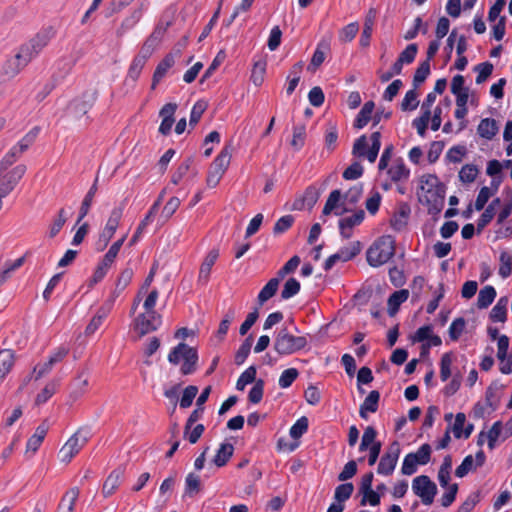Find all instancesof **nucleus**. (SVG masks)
Returning <instances> with one entry per match:
<instances>
[{
    "label": "nucleus",
    "instance_id": "obj_9",
    "mask_svg": "<svg viewBox=\"0 0 512 512\" xmlns=\"http://www.w3.org/2000/svg\"><path fill=\"white\" fill-rule=\"evenodd\" d=\"M445 194V186H438L435 190L424 192L423 199L421 201L427 206L428 213L430 215L436 216L442 211L445 202Z\"/></svg>",
    "mask_w": 512,
    "mask_h": 512
},
{
    "label": "nucleus",
    "instance_id": "obj_20",
    "mask_svg": "<svg viewBox=\"0 0 512 512\" xmlns=\"http://www.w3.org/2000/svg\"><path fill=\"white\" fill-rule=\"evenodd\" d=\"M219 257V250L218 249H212L209 251L207 256L205 257L203 263L201 264L200 270H199V277L198 281L206 284L208 282L211 269L213 265L215 264L216 260Z\"/></svg>",
    "mask_w": 512,
    "mask_h": 512
},
{
    "label": "nucleus",
    "instance_id": "obj_19",
    "mask_svg": "<svg viewBox=\"0 0 512 512\" xmlns=\"http://www.w3.org/2000/svg\"><path fill=\"white\" fill-rule=\"evenodd\" d=\"M375 20H376V10L374 8H370L368 13L365 16L363 31H362L360 41H359V43L362 47H368L370 45V40H371Z\"/></svg>",
    "mask_w": 512,
    "mask_h": 512
},
{
    "label": "nucleus",
    "instance_id": "obj_47",
    "mask_svg": "<svg viewBox=\"0 0 512 512\" xmlns=\"http://www.w3.org/2000/svg\"><path fill=\"white\" fill-rule=\"evenodd\" d=\"M500 268L499 275L502 278H507L512 273V255L506 251L501 252L500 254Z\"/></svg>",
    "mask_w": 512,
    "mask_h": 512
},
{
    "label": "nucleus",
    "instance_id": "obj_15",
    "mask_svg": "<svg viewBox=\"0 0 512 512\" xmlns=\"http://www.w3.org/2000/svg\"><path fill=\"white\" fill-rule=\"evenodd\" d=\"M92 433L89 427L79 428L65 443L70 447L74 453L78 454L79 451L86 445Z\"/></svg>",
    "mask_w": 512,
    "mask_h": 512
},
{
    "label": "nucleus",
    "instance_id": "obj_57",
    "mask_svg": "<svg viewBox=\"0 0 512 512\" xmlns=\"http://www.w3.org/2000/svg\"><path fill=\"white\" fill-rule=\"evenodd\" d=\"M431 118V112H422L421 116L415 118L412 122V126L416 128L417 133L424 137L426 135V130Z\"/></svg>",
    "mask_w": 512,
    "mask_h": 512
},
{
    "label": "nucleus",
    "instance_id": "obj_34",
    "mask_svg": "<svg viewBox=\"0 0 512 512\" xmlns=\"http://www.w3.org/2000/svg\"><path fill=\"white\" fill-rule=\"evenodd\" d=\"M231 159V154L227 147H225L219 155L214 159L211 169L216 170L222 174H224L227 169Z\"/></svg>",
    "mask_w": 512,
    "mask_h": 512
},
{
    "label": "nucleus",
    "instance_id": "obj_58",
    "mask_svg": "<svg viewBox=\"0 0 512 512\" xmlns=\"http://www.w3.org/2000/svg\"><path fill=\"white\" fill-rule=\"evenodd\" d=\"M308 430V419L303 416L299 418L290 428V436L293 439L300 438Z\"/></svg>",
    "mask_w": 512,
    "mask_h": 512
},
{
    "label": "nucleus",
    "instance_id": "obj_60",
    "mask_svg": "<svg viewBox=\"0 0 512 512\" xmlns=\"http://www.w3.org/2000/svg\"><path fill=\"white\" fill-rule=\"evenodd\" d=\"M306 129L304 125L295 126L293 128V137L291 145L294 149L300 150L304 146Z\"/></svg>",
    "mask_w": 512,
    "mask_h": 512
},
{
    "label": "nucleus",
    "instance_id": "obj_44",
    "mask_svg": "<svg viewBox=\"0 0 512 512\" xmlns=\"http://www.w3.org/2000/svg\"><path fill=\"white\" fill-rule=\"evenodd\" d=\"M478 172L479 170L476 165L465 164L459 171V179L463 183H472L476 179Z\"/></svg>",
    "mask_w": 512,
    "mask_h": 512
},
{
    "label": "nucleus",
    "instance_id": "obj_26",
    "mask_svg": "<svg viewBox=\"0 0 512 512\" xmlns=\"http://www.w3.org/2000/svg\"><path fill=\"white\" fill-rule=\"evenodd\" d=\"M375 104L373 101H367L359 111L355 121L354 127L357 129L364 128L372 118Z\"/></svg>",
    "mask_w": 512,
    "mask_h": 512
},
{
    "label": "nucleus",
    "instance_id": "obj_10",
    "mask_svg": "<svg viewBox=\"0 0 512 512\" xmlns=\"http://www.w3.org/2000/svg\"><path fill=\"white\" fill-rule=\"evenodd\" d=\"M26 170V166L20 164L9 171H5L0 177V191L3 194L9 195L24 176Z\"/></svg>",
    "mask_w": 512,
    "mask_h": 512
},
{
    "label": "nucleus",
    "instance_id": "obj_52",
    "mask_svg": "<svg viewBox=\"0 0 512 512\" xmlns=\"http://www.w3.org/2000/svg\"><path fill=\"white\" fill-rule=\"evenodd\" d=\"M359 31L357 22H352L343 27L339 32V40L341 42H351Z\"/></svg>",
    "mask_w": 512,
    "mask_h": 512
},
{
    "label": "nucleus",
    "instance_id": "obj_12",
    "mask_svg": "<svg viewBox=\"0 0 512 512\" xmlns=\"http://www.w3.org/2000/svg\"><path fill=\"white\" fill-rule=\"evenodd\" d=\"M29 63V60L19 49L15 56L6 60L2 67V74L9 78H13Z\"/></svg>",
    "mask_w": 512,
    "mask_h": 512
},
{
    "label": "nucleus",
    "instance_id": "obj_25",
    "mask_svg": "<svg viewBox=\"0 0 512 512\" xmlns=\"http://www.w3.org/2000/svg\"><path fill=\"white\" fill-rule=\"evenodd\" d=\"M387 173L393 182H399L409 178L410 170L406 167L402 159H398L388 169Z\"/></svg>",
    "mask_w": 512,
    "mask_h": 512
},
{
    "label": "nucleus",
    "instance_id": "obj_4",
    "mask_svg": "<svg viewBox=\"0 0 512 512\" xmlns=\"http://www.w3.org/2000/svg\"><path fill=\"white\" fill-rule=\"evenodd\" d=\"M370 139L372 143L369 149H367V137L362 135L357 138L353 145L352 154L359 158L366 157L369 162L373 163L376 161L381 147V133L379 131L373 132Z\"/></svg>",
    "mask_w": 512,
    "mask_h": 512
},
{
    "label": "nucleus",
    "instance_id": "obj_50",
    "mask_svg": "<svg viewBox=\"0 0 512 512\" xmlns=\"http://www.w3.org/2000/svg\"><path fill=\"white\" fill-rule=\"evenodd\" d=\"M192 163H193L192 157H188L182 163H180L178 168L176 169V171L173 173V175L171 177V182L173 184L177 185L183 179V177L187 174Z\"/></svg>",
    "mask_w": 512,
    "mask_h": 512
},
{
    "label": "nucleus",
    "instance_id": "obj_6",
    "mask_svg": "<svg viewBox=\"0 0 512 512\" xmlns=\"http://www.w3.org/2000/svg\"><path fill=\"white\" fill-rule=\"evenodd\" d=\"M124 204H121L112 209L110 216L107 220V223L99 235L98 240L95 243V248L97 251H103L110 240L112 239L114 233L116 232L120 220L123 216Z\"/></svg>",
    "mask_w": 512,
    "mask_h": 512
},
{
    "label": "nucleus",
    "instance_id": "obj_3",
    "mask_svg": "<svg viewBox=\"0 0 512 512\" xmlns=\"http://www.w3.org/2000/svg\"><path fill=\"white\" fill-rule=\"evenodd\" d=\"M198 359L196 348L190 347L183 342L175 346L168 354V361L173 365H178L183 360L180 368L183 375H190L196 371Z\"/></svg>",
    "mask_w": 512,
    "mask_h": 512
},
{
    "label": "nucleus",
    "instance_id": "obj_39",
    "mask_svg": "<svg viewBox=\"0 0 512 512\" xmlns=\"http://www.w3.org/2000/svg\"><path fill=\"white\" fill-rule=\"evenodd\" d=\"M252 347V335L248 336L235 353V364L242 365L250 354Z\"/></svg>",
    "mask_w": 512,
    "mask_h": 512
},
{
    "label": "nucleus",
    "instance_id": "obj_42",
    "mask_svg": "<svg viewBox=\"0 0 512 512\" xmlns=\"http://www.w3.org/2000/svg\"><path fill=\"white\" fill-rule=\"evenodd\" d=\"M430 74V63L428 61H423L420 63L418 68L416 69L414 76H413V85L414 88H417L420 84L425 82L427 77Z\"/></svg>",
    "mask_w": 512,
    "mask_h": 512
},
{
    "label": "nucleus",
    "instance_id": "obj_37",
    "mask_svg": "<svg viewBox=\"0 0 512 512\" xmlns=\"http://www.w3.org/2000/svg\"><path fill=\"white\" fill-rule=\"evenodd\" d=\"M301 288L300 282L296 278H289L281 291V298L283 300L290 299L299 293Z\"/></svg>",
    "mask_w": 512,
    "mask_h": 512
},
{
    "label": "nucleus",
    "instance_id": "obj_46",
    "mask_svg": "<svg viewBox=\"0 0 512 512\" xmlns=\"http://www.w3.org/2000/svg\"><path fill=\"white\" fill-rule=\"evenodd\" d=\"M342 197L341 191L338 189L333 190L324 205V208L322 210V215L327 216L329 215L339 204V201Z\"/></svg>",
    "mask_w": 512,
    "mask_h": 512
},
{
    "label": "nucleus",
    "instance_id": "obj_13",
    "mask_svg": "<svg viewBox=\"0 0 512 512\" xmlns=\"http://www.w3.org/2000/svg\"><path fill=\"white\" fill-rule=\"evenodd\" d=\"M364 217L365 212L363 210H358L351 216L341 218L338 223L341 236L344 239L351 238L353 228L360 225L364 220Z\"/></svg>",
    "mask_w": 512,
    "mask_h": 512
},
{
    "label": "nucleus",
    "instance_id": "obj_22",
    "mask_svg": "<svg viewBox=\"0 0 512 512\" xmlns=\"http://www.w3.org/2000/svg\"><path fill=\"white\" fill-rule=\"evenodd\" d=\"M497 121L493 118H484L480 121L477 132L481 138L491 140L498 133Z\"/></svg>",
    "mask_w": 512,
    "mask_h": 512
},
{
    "label": "nucleus",
    "instance_id": "obj_36",
    "mask_svg": "<svg viewBox=\"0 0 512 512\" xmlns=\"http://www.w3.org/2000/svg\"><path fill=\"white\" fill-rule=\"evenodd\" d=\"M201 490L200 476L194 472L189 473L185 478V493L189 496L197 494Z\"/></svg>",
    "mask_w": 512,
    "mask_h": 512
},
{
    "label": "nucleus",
    "instance_id": "obj_8",
    "mask_svg": "<svg viewBox=\"0 0 512 512\" xmlns=\"http://www.w3.org/2000/svg\"><path fill=\"white\" fill-rule=\"evenodd\" d=\"M97 99V91H86L80 97L73 99L68 107L67 113L75 120L82 118L92 108Z\"/></svg>",
    "mask_w": 512,
    "mask_h": 512
},
{
    "label": "nucleus",
    "instance_id": "obj_38",
    "mask_svg": "<svg viewBox=\"0 0 512 512\" xmlns=\"http://www.w3.org/2000/svg\"><path fill=\"white\" fill-rule=\"evenodd\" d=\"M452 363H453L452 352L444 353L440 360V378L443 382L447 381L452 374V372H451Z\"/></svg>",
    "mask_w": 512,
    "mask_h": 512
},
{
    "label": "nucleus",
    "instance_id": "obj_11",
    "mask_svg": "<svg viewBox=\"0 0 512 512\" xmlns=\"http://www.w3.org/2000/svg\"><path fill=\"white\" fill-rule=\"evenodd\" d=\"M134 324L140 336H144L159 328L161 325V316L157 312L141 313L135 318Z\"/></svg>",
    "mask_w": 512,
    "mask_h": 512
},
{
    "label": "nucleus",
    "instance_id": "obj_27",
    "mask_svg": "<svg viewBox=\"0 0 512 512\" xmlns=\"http://www.w3.org/2000/svg\"><path fill=\"white\" fill-rule=\"evenodd\" d=\"M78 496L79 489L77 487H73L70 490H68L59 504V512H72L74 510V506L78 499Z\"/></svg>",
    "mask_w": 512,
    "mask_h": 512
},
{
    "label": "nucleus",
    "instance_id": "obj_33",
    "mask_svg": "<svg viewBox=\"0 0 512 512\" xmlns=\"http://www.w3.org/2000/svg\"><path fill=\"white\" fill-rule=\"evenodd\" d=\"M499 389L497 382H492L485 392V402L487 406L490 408V412H494L498 408V404L500 401L499 396L497 395V390Z\"/></svg>",
    "mask_w": 512,
    "mask_h": 512
},
{
    "label": "nucleus",
    "instance_id": "obj_53",
    "mask_svg": "<svg viewBox=\"0 0 512 512\" xmlns=\"http://www.w3.org/2000/svg\"><path fill=\"white\" fill-rule=\"evenodd\" d=\"M299 372L296 368H288L282 372L279 377V386L283 389L288 388L297 379Z\"/></svg>",
    "mask_w": 512,
    "mask_h": 512
},
{
    "label": "nucleus",
    "instance_id": "obj_48",
    "mask_svg": "<svg viewBox=\"0 0 512 512\" xmlns=\"http://www.w3.org/2000/svg\"><path fill=\"white\" fill-rule=\"evenodd\" d=\"M417 97L418 93L416 91V88L407 91L402 100L401 109L403 111H410L416 109L419 104Z\"/></svg>",
    "mask_w": 512,
    "mask_h": 512
},
{
    "label": "nucleus",
    "instance_id": "obj_41",
    "mask_svg": "<svg viewBox=\"0 0 512 512\" xmlns=\"http://www.w3.org/2000/svg\"><path fill=\"white\" fill-rule=\"evenodd\" d=\"M493 68V64L488 61L476 65L474 67V71L478 73L475 80L476 83L481 84L485 82L492 74Z\"/></svg>",
    "mask_w": 512,
    "mask_h": 512
},
{
    "label": "nucleus",
    "instance_id": "obj_62",
    "mask_svg": "<svg viewBox=\"0 0 512 512\" xmlns=\"http://www.w3.org/2000/svg\"><path fill=\"white\" fill-rule=\"evenodd\" d=\"M57 384L55 382H50L46 384V386L37 394L36 396V404H44L46 403L56 392Z\"/></svg>",
    "mask_w": 512,
    "mask_h": 512
},
{
    "label": "nucleus",
    "instance_id": "obj_54",
    "mask_svg": "<svg viewBox=\"0 0 512 512\" xmlns=\"http://www.w3.org/2000/svg\"><path fill=\"white\" fill-rule=\"evenodd\" d=\"M264 380L263 379H257L254 383V386L251 388L248 399L253 404H258L262 398L264 393Z\"/></svg>",
    "mask_w": 512,
    "mask_h": 512
},
{
    "label": "nucleus",
    "instance_id": "obj_2",
    "mask_svg": "<svg viewBox=\"0 0 512 512\" xmlns=\"http://www.w3.org/2000/svg\"><path fill=\"white\" fill-rule=\"evenodd\" d=\"M306 336H295L288 328H281L275 335L273 349L279 356H289L306 348Z\"/></svg>",
    "mask_w": 512,
    "mask_h": 512
},
{
    "label": "nucleus",
    "instance_id": "obj_24",
    "mask_svg": "<svg viewBox=\"0 0 512 512\" xmlns=\"http://www.w3.org/2000/svg\"><path fill=\"white\" fill-rule=\"evenodd\" d=\"M234 446L231 443H222L217 450L212 462L217 467H223L233 456Z\"/></svg>",
    "mask_w": 512,
    "mask_h": 512
},
{
    "label": "nucleus",
    "instance_id": "obj_51",
    "mask_svg": "<svg viewBox=\"0 0 512 512\" xmlns=\"http://www.w3.org/2000/svg\"><path fill=\"white\" fill-rule=\"evenodd\" d=\"M320 190L315 185L308 186L302 195L308 209H312L320 197Z\"/></svg>",
    "mask_w": 512,
    "mask_h": 512
},
{
    "label": "nucleus",
    "instance_id": "obj_31",
    "mask_svg": "<svg viewBox=\"0 0 512 512\" xmlns=\"http://www.w3.org/2000/svg\"><path fill=\"white\" fill-rule=\"evenodd\" d=\"M14 364V354L12 350L5 349L0 351V380H2L11 370Z\"/></svg>",
    "mask_w": 512,
    "mask_h": 512
},
{
    "label": "nucleus",
    "instance_id": "obj_32",
    "mask_svg": "<svg viewBox=\"0 0 512 512\" xmlns=\"http://www.w3.org/2000/svg\"><path fill=\"white\" fill-rule=\"evenodd\" d=\"M362 249V245L359 241L351 242L348 246L341 248L337 254L342 262H347L355 258Z\"/></svg>",
    "mask_w": 512,
    "mask_h": 512
},
{
    "label": "nucleus",
    "instance_id": "obj_61",
    "mask_svg": "<svg viewBox=\"0 0 512 512\" xmlns=\"http://www.w3.org/2000/svg\"><path fill=\"white\" fill-rule=\"evenodd\" d=\"M418 52V45L416 43L409 44L400 54L398 60L402 64H410L415 60Z\"/></svg>",
    "mask_w": 512,
    "mask_h": 512
},
{
    "label": "nucleus",
    "instance_id": "obj_28",
    "mask_svg": "<svg viewBox=\"0 0 512 512\" xmlns=\"http://www.w3.org/2000/svg\"><path fill=\"white\" fill-rule=\"evenodd\" d=\"M496 297V290L493 286L487 285L479 291L477 298V307L485 309L489 307Z\"/></svg>",
    "mask_w": 512,
    "mask_h": 512
},
{
    "label": "nucleus",
    "instance_id": "obj_30",
    "mask_svg": "<svg viewBox=\"0 0 512 512\" xmlns=\"http://www.w3.org/2000/svg\"><path fill=\"white\" fill-rule=\"evenodd\" d=\"M96 192H97V179L95 180L93 185L90 187L89 191L87 192V194L85 195V197L83 199V202L81 204L80 211H79V216L77 219V224L80 223L83 220V218L88 214Z\"/></svg>",
    "mask_w": 512,
    "mask_h": 512
},
{
    "label": "nucleus",
    "instance_id": "obj_17",
    "mask_svg": "<svg viewBox=\"0 0 512 512\" xmlns=\"http://www.w3.org/2000/svg\"><path fill=\"white\" fill-rule=\"evenodd\" d=\"M124 472V468L118 467L109 474L102 487V494L104 497L111 496L117 490L122 482Z\"/></svg>",
    "mask_w": 512,
    "mask_h": 512
},
{
    "label": "nucleus",
    "instance_id": "obj_49",
    "mask_svg": "<svg viewBox=\"0 0 512 512\" xmlns=\"http://www.w3.org/2000/svg\"><path fill=\"white\" fill-rule=\"evenodd\" d=\"M206 109L207 103L203 100H199L193 105L189 120V125L192 128L199 122Z\"/></svg>",
    "mask_w": 512,
    "mask_h": 512
},
{
    "label": "nucleus",
    "instance_id": "obj_35",
    "mask_svg": "<svg viewBox=\"0 0 512 512\" xmlns=\"http://www.w3.org/2000/svg\"><path fill=\"white\" fill-rule=\"evenodd\" d=\"M256 367L250 366L248 367L244 372L241 373L239 376L237 382H236V389L243 391L246 387V385L250 383H255L256 381Z\"/></svg>",
    "mask_w": 512,
    "mask_h": 512
},
{
    "label": "nucleus",
    "instance_id": "obj_63",
    "mask_svg": "<svg viewBox=\"0 0 512 512\" xmlns=\"http://www.w3.org/2000/svg\"><path fill=\"white\" fill-rule=\"evenodd\" d=\"M39 127L32 128L16 145L19 151L25 152L36 140L39 134Z\"/></svg>",
    "mask_w": 512,
    "mask_h": 512
},
{
    "label": "nucleus",
    "instance_id": "obj_7",
    "mask_svg": "<svg viewBox=\"0 0 512 512\" xmlns=\"http://www.w3.org/2000/svg\"><path fill=\"white\" fill-rule=\"evenodd\" d=\"M412 490L424 505H431L438 492L437 485L427 475H420L413 479Z\"/></svg>",
    "mask_w": 512,
    "mask_h": 512
},
{
    "label": "nucleus",
    "instance_id": "obj_16",
    "mask_svg": "<svg viewBox=\"0 0 512 512\" xmlns=\"http://www.w3.org/2000/svg\"><path fill=\"white\" fill-rule=\"evenodd\" d=\"M411 213V208L408 203L401 202L397 211L393 214L390 225L395 231L403 230L407 224Z\"/></svg>",
    "mask_w": 512,
    "mask_h": 512
},
{
    "label": "nucleus",
    "instance_id": "obj_18",
    "mask_svg": "<svg viewBox=\"0 0 512 512\" xmlns=\"http://www.w3.org/2000/svg\"><path fill=\"white\" fill-rule=\"evenodd\" d=\"M380 400V393L377 390H372L369 392L367 397L364 399L363 403L359 408V415L362 419H367V413H375L378 410Z\"/></svg>",
    "mask_w": 512,
    "mask_h": 512
},
{
    "label": "nucleus",
    "instance_id": "obj_43",
    "mask_svg": "<svg viewBox=\"0 0 512 512\" xmlns=\"http://www.w3.org/2000/svg\"><path fill=\"white\" fill-rule=\"evenodd\" d=\"M466 321L463 317L454 319L449 327L448 333L452 341H457L465 330Z\"/></svg>",
    "mask_w": 512,
    "mask_h": 512
},
{
    "label": "nucleus",
    "instance_id": "obj_21",
    "mask_svg": "<svg viewBox=\"0 0 512 512\" xmlns=\"http://www.w3.org/2000/svg\"><path fill=\"white\" fill-rule=\"evenodd\" d=\"M175 60L172 54L166 55L157 65L153 78H152V85L151 89L154 90L157 86V84L164 78L167 71L174 65Z\"/></svg>",
    "mask_w": 512,
    "mask_h": 512
},
{
    "label": "nucleus",
    "instance_id": "obj_23",
    "mask_svg": "<svg viewBox=\"0 0 512 512\" xmlns=\"http://www.w3.org/2000/svg\"><path fill=\"white\" fill-rule=\"evenodd\" d=\"M408 297H409V292L406 289H401V290L393 292L389 296L388 301H387L388 315L391 317L394 316L398 312L400 305L402 303H404L408 299Z\"/></svg>",
    "mask_w": 512,
    "mask_h": 512
},
{
    "label": "nucleus",
    "instance_id": "obj_59",
    "mask_svg": "<svg viewBox=\"0 0 512 512\" xmlns=\"http://www.w3.org/2000/svg\"><path fill=\"white\" fill-rule=\"evenodd\" d=\"M362 495V499L360 501L361 506H365L369 503L371 506H377L380 504V494L377 491H374L372 488L368 490L359 491Z\"/></svg>",
    "mask_w": 512,
    "mask_h": 512
},
{
    "label": "nucleus",
    "instance_id": "obj_1",
    "mask_svg": "<svg viewBox=\"0 0 512 512\" xmlns=\"http://www.w3.org/2000/svg\"><path fill=\"white\" fill-rule=\"evenodd\" d=\"M395 239L391 235L379 237L367 250L366 259L370 266L379 267L387 263L395 254Z\"/></svg>",
    "mask_w": 512,
    "mask_h": 512
},
{
    "label": "nucleus",
    "instance_id": "obj_5",
    "mask_svg": "<svg viewBox=\"0 0 512 512\" xmlns=\"http://www.w3.org/2000/svg\"><path fill=\"white\" fill-rule=\"evenodd\" d=\"M53 36L54 31L52 27L42 29L28 42L22 44L19 49L31 62L48 45Z\"/></svg>",
    "mask_w": 512,
    "mask_h": 512
},
{
    "label": "nucleus",
    "instance_id": "obj_14",
    "mask_svg": "<svg viewBox=\"0 0 512 512\" xmlns=\"http://www.w3.org/2000/svg\"><path fill=\"white\" fill-rule=\"evenodd\" d=\"M163 195L161 194L158 199L154 202V204L150 207L148 213L143 218V220L139 223L135 233L131 237L129 241V246H133L137 243V241L140 239L143 231L145 228L149 225V223L152 221V219L155 217V215L158 213L161 201H162Z\"/></svg>",
    "mask_w": 512,
    "mask_h": 512
},
{
    "label": "nucleus",
    "instance_id": "obj_56",
    "mask_svg": "<svg viewBox=\"0 0 512 512\" xmlns=\"http://www.w3.org/2000/svg\"><path fill=\"white\" fill-rule=\"evenodd\" d=\"M198 393V387L197 386H194V385H189L187 386L184 391H183V395L180 399V407L183 408V409H186L188 407H190L193 403V400L194 398L196 397Z\"/></svg>",
    "mask_w": 512,
    "mask_h": 512
},
{
    "label": "nucleus",
    "instance_id": "obj_64",
    "mask_svg": "<svg viewBox=\"0 0 512 512\" xmlns=\"http://www.w3.org/2000/svg\"><path fill=\"white\" fill-rule=\"evenodd\" d=\"M476 469L472 455L466 456L462 463L456 468L455 475L458 478L465 477L470 471Z\"/></svg>",
    "mask_w": 512,
    "mask_h": 512
},
{
    "label": "nucleus",
    "instance_id": "obj_40",
    "mask_svg": "<svg viewBox=\"0 0 512 512\" xmlns=\"http://www.w3.org/2000/svg\"><path fill=\"white\" fill-rule=\"evenodd\" d=\"M354 491V485L352 483H343L335 488L334 499L337 502L344 504L348 500Z\"/></svg>",
    "mask_w": 512,
    "mask_h": 512
},
{
    "label": "nucleus",
    "instance_id": "obj_55",
    "mask_svg": "<svg viewBox=\"0 0 512 512\" xmlns=\"http://www.w3.org/2000/svg\"><path fill=\"white\" fill-rule=\"evenodd\" d=\"M83 375H84V372H81L78 375V377L75 379V381L73 382V389L71 392V396L74 399L81 397L86 392V389L88 387V379L83 378Z\"/></svg>",
    "mask_w": 512,
    "mask_h": 512
},
{
    "label": "nucleus",
    "instance_id": "obj_45",
    "mask_svg": "<svg viewBox=\"0 0 512 512\" xmlns=\"http://www.w3.org/2000/svg\"><path fill=\"white\" fill-rule=\"evenodd\" d=\"M398 461L383 455L377 467V473L384 476H389L393 473Z\"/></svg>",
    "mask_w": 512,
    "mask_h": 512
},
{
    "label": "nucleus",
    "instance_id": "obj_29",
    "mask_svg": "<svg viewBox=\"0 0 512 512\" xmlns=\"http://www.w3.org/2000/svg\"><path fill=\"white\" fill-rule=\"evenodd\" d=\"M278 287V280L270 279L258 294V305L262 306L265 302L272 298L276 294Z\"/></svg>",
    "mask_w": 512,
    "mask_h": 512
}]
</instances>
